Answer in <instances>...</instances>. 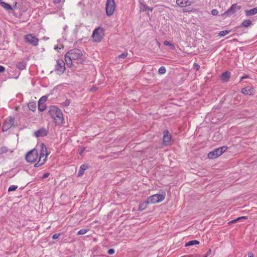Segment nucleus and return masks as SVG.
<instances>
[{
  "label": "nucleus",
  "mask_w": 257,
  "mask_h": 257,
  "mask_svg": "<svg viewBox=\"0 0 257 257\" xmlns=\"http://www.w3.org/2000/svg\"><path fill=\"white\" fill-rule=\"evenodd\" d=\"M49 114L54 119L55 123L61 125L64 122L63 113L60 108L56 106H51L49 110Z\"/></svg>",
  "instance_id": "1"
},
{
  "label": "nucleus",
  "mask_w": 257,
  "mask_h": 257,
  "mask_svg": "<svg viewBox=\"0 0 257 257\" xmlns=\"http://www.w3.org/2000/svg\"><path fill=\"white\" fill-rule=\"evenodd\" d=\"M41 148L42 150L40 153L38 162L34 165L35 167H38L43 165L47 160V157L48 155L47 148L44 144H42Z\"/></svg>",
  "instance_id": "2"
},
{
  "label": "nucleus",
  "mask_w": 257,
  "mask_h": 257,
  "mask_svg": "<svg viewBox=\"0 0 257 257\" xmlns=\"http://www.w3.org/2000/svg\"><path fill=\"white\" fill-rule=\"evenodd\" d=\"M104 33V29L100 27L95 29L92 35L93 41L95 42H100L103 38Z\"/></svg>",
  "instance_id": "3"
},
{
  "label": "nucleus",
  "mask_w": 257,
  "mask_h": 257,
  "mask_svg": "<svg viewBox=\"0 0 257 257\" xmlns=\"http://www.w3.org/2000/svg\"><path fill=\"white\" fill-rule=\"evenodd\" d=\"M105 6L106 15L108 17L112 16L116 9L114 0H107Z\"/></svg>",
  "instance_id": "4"
},
{
  "label": "nucleus",
  "mask_w": 257,
  "mask_h": 257,
  "mask_svg": "<svg viewBox=\"0 0 257 257\" xmlns=\"http://www.w3.org/2000/svg\"><path fill=\"white\" fill-rule=\"evenodd\" d=\"M165 193L162 194H156L150 196L148 198L150 204H155L162 201L165 198Z\"/></svg>",
  "instance_id": "5"
},
{
  "label": "nucleus",
  "mask_w": 257,
  "mask_h": 257,
  "mask_svg": "<svg viewBox=\"0 0 257 257\" xmlns=\"http://www.w3.org/2000/svg\"><path fill=\"white\" fill-rule=\"evenodd\" d=\"M38 154L37 150L32 149L26 155V159L28 162L33 163L38 158Z\"/></svg>",
  "instance_id": "6"
},
{
  "label": "nucleus",
  "mask_w": 257,
  "mask_h": 257,
  "mask_svg": "<svg viewBox=\"0 0 257 257\" xmlns=\"http://www.w3.org/2000/svg\"><path fill=\"white\" fill-rule=\"evenodd\" d=\"M241 9V6H237L236 4H233L231 7L226 11L221 16H225L226 17H230L233 14H234L237 11Z\"/></svg>",
  "instance_id": "7"
},
{
  "label": "nucleus",
  "mask_w": 257,
  "mask_h": 257,
  "mask_svg": "<svg viewBox=\"0 0 257 257\" xmlns=\"http://www.w3.org/2000/svg\"><path fill=\"white\" fill-rule=\"evenodd\" d=\"M24 39L26 42L29 43L34 46L38 45L39 39L32 34H28L25 35Z\"/></svg>",
  "instance_id": "8"
},
{
  "label": "nucleus",
  "mask_w": 257,
  "mask_h": 257,
  "mask_svg": "<svg viewBox=\"0 0 257 257\" xmlns=\"http://www.w3.org/2000/svg\"><path fill=\"white\" fill-rule=\"evenodd\" d=\"M68 55L71 56L73 60H77L82 56L83 54L80 49H73L68 51Z\"/></svg>",
  "instance_id": "9"
},
{
  "label": "nucleus",
  "mask_w": 257,
  "mask_h": 257,
  "mask_svg": "<svg viewBox=\"0 0 257 257\" xmlns=\"http://www.w3.org/2000/svg\"><path fill=\"white\" fill-rule=\"evenodd\" d=\"M65 70V63L62 60H58L55 67V71L58 74H62Z\"/></svg>",
  "instance_id": "10"
},
{
  "label": "nucleus",
  "mask_w": 257,
  "mask_h": 257,
  "mask_svg": "<svg viewBox=\"0 0 257 257\" xmlns=\"http://www.w3.org/2000/svg\"><path fill=\"white\" fill-rule=\"evenodd\" d=\"M14 122V118L13 117H10L7 118L4 122L2 130L3 132L7 131L9 128L12 127Z\"/></svg>",
  "instance_id": "11"
},
{
  "label": "nucleus",
  "mask_w": 257,
  "mask_h": 257,
  "mask_svg": "<svg viewBox=\"0 0 257 257\" xmlns=\"http://www.w3.org/2000/svg\"><path fill=\"white\" fill-rule=\"evenodd\" d=\"M171 139V135L168 130H165L163 132V143L164 145H169Z\"/></svg>",
  "instance_id": "12"
},
{
  "label": "nucleus",
  "mask_w": 257,
  "mask_h": 257,
  "mask_svg": "<svg viewBox=\"0 0 257 257\" xmlns=\"http://www.w3.org/2000/svg\"><path fill=\"white\" fill-rule=\"evenodd\" d=\"M221 155V153L219 151V149H216L214 151L209 152L208 154V157L209 159H215Z\"/></svg>",
  "instance_id": "13"
},
{
  "label": "nucleus",
  "mask_w": 257,
  "mask_h": 257,
  "mask_svg": "<svg viewBox=\"0 0 257 257\" xmlns=\"http://www.w3.org/2000/svg\"><path fill=\"white\" fill-rule=\"evenodd\" d=\"M193 3L192 1L189 0H177L176 4L181 7H185L190 6Z\"/></svg>",
  "instance_id": "14"
},
{
  "label": "nucleus",
  "mask_w": 257,
  "mask_h": 257,
  "mask_svg": "<svg viewBox=\"0 0 257 257\" xmlns=\"http://www.w3.org/2000/svg\"><path fill=\"white\" fill-rule=\"evenodd\" d=\"M48 132L45 128H41L35 133V135L37 138L46 136Z\"/></svg>",
  "instance_id": "15"
},
{
  "label": "nucleus",
  "mask_w": 257,
  "mask_h": 257,
  "mask_svg": "<svg viewBox=\"0 0 257 257\" xmlns=\"http://www.w3.org/2000/svg\"><path fill=\"white\" fill-rule=\"evenodd\" d=\"M254 92V89L252 87H244L241 90V93L245 95H253Z\"/></svg>",
  "instance_id": "16"
},
{
  "label": "nucleus",
  "mask_w": 257,
  "mask_h": 257,
  "mask_svg": "<svg viewBox=\"0 0 257 257\" xmlns=\"http://www.w3.org/2000/svg\"><path fill=\"white\" fill-rule=\"evenodd\" d=\"M150 203V202H149V199L148 198H147V200H146L145 201L140 203L139 207V210H144L147 208L148 204Z\"/></svg>",
  "instance_id": "17"
},
{
  "label": "nucleus",
  "mask_w": 257,
  "mask_h": 257,
  "mask_svg": "<svg viewBox=\"0 0 257 257\" xmlns=\"http://www.w3.org/2000/svg\"><path fill=\"white\" fill-rule=\"evenodd\" d=\"M230 77V73L228 71H226L221 74V79L222 81L228 82Z\"/></svg>",
  "instance_id": "18"
},
{
  "label": "nucleus",
  "mask_w": 257,
  "mask_h": 257,
  "mask_svg": "<svg viewBox=\"0 0 257 257\" xmlns=\"http://www.w3.org/2000/svg\"><path fill=\"white\" fill-rule=\"evenodd\" d=\"M245 14L246 16H250L257 14V7L250 10H245Z\"/></svg>",
  "instance_id": "19"
},
{
  "label": "nucleus",
  "mask_w": 257,
  "mask_h": 257,
  "mask_svg": "<svg viewBox=\"0 0 257 257\" xmlns=\"http://www.w3.org/2000/svg\"><path fill=\"white\" fill-rule=\"evenodd\" d=\"M38 109L40 111H44L46 108V106L45 103L43 102V99H40V100L38 101Z\"/></svg>",
  "instance_id": "20"
},
{
  "label": "nucleus",
  "mask_w": 257,
  "mask_h": 257,
  "mask_svg": "<svg viewBox=\"0 0 257 257\" xmlns=\"http://www.w3.org/2000/svg\"><path fill=\"white\" fill-rule=\"evenodd\" d=\"M140 10L142 11H148L152 12L153 11L152 8H150L149 7L147 6V5L143 3H140Z\"/></svg>",
  "instance_id": "21"
},
{
  "label": "nucleus",
  "mask_w": 257,
  "mask_h": 257,
  "mask_svg": "<svg viewBox=\"0 0 257 257\" xmlns=\"http://www.w3.org/2000/svg\"><path fill=\"white\" fill-rule=\"evenodd\" d=\"M88 168V166L85 164H83L80 166L79 169L78 176H81L83 174L85 170H86Z\"/></svg>",
  "instance_id": "22"
},
{
  "label": "nucleus",
  "mask_w": 257,
  "mask_h": 257,
  "mask_svg": "<svg viewBox=\"0 0 257 257\" xmlns=\"http://www.w3.org/2000/svg\"><path fill=\"white\" fill-rule=\"evenodd\" d=\"M73 59L71 58V56L68 55V52L65 55V60L67 65H71Z\"/></svg>",
  "instance_id": "23"
},
{
  "label": "nucleus",
  "mask_w": 257,
  "mask_h": 257,
  "mask_svg": "<svg viewBox=\"0 0 257 257\" xmlns=\"http://www.w3.org/2000/svg\"><path fill=\"white\" fill-rule=\"evenodd\" d=\"M0 4L2 7L7 10H12L11 6L9 4L2 2V0H0Z\"/></svg>",
  "instance_id": "24"
},
{
  "label": "nucleus",
  "mask_w": 257,
  "mask_h": 257,
  "mask_svg": "<svg viewBox=\"0 0 257 257\" xmlns=\"http://www.w3.org/2000/svg\"><path fill=\"white\" fill-rule=\"evenodd\" d=\"M252 24V22L250 20H244L242 22L241 25L242 27L247 28L250 25H251Z\"/></svg>",
  "instance_id": "25"
},
{
  "label": "nucleus",
  "mask_w": 257,
  "mask_h": 257,
  "mask_svg": "<svg viewBox=\"0 0 257 257\" xmlns=\"http://www.w3.org/2000/svg\"><path fill=\"white\" fill-rule=\"evenodd\" d=\"M26 66V64L25 62H19L17 64V67L18 69L20 70H24L25 69Z\"/></svg>",
  "instance_id": "26"
},
{
  "label": "nucleus",
  "mask_w": 257,
  "mask_h": 257,
  "mask_svg": "<svg viewBox=\"0 0 257 257\" xmlns=\"http://www.w3.org/2000/svg\"><path fill=\"white\" fill-rule=\"evenodd\" d=\"M28 107L30 110L34 112L36 110V104L34 102H29L28 104Z\"/></svg>",
  "instance_id": "27"
},
{
  "label": "nucleus",
  "mask_w": 257,
  "mask_h": 257,
  "mask_svg": "<svg viewBox=\"0 0 257 257\" xmlns=\"http://www.w3.org/2000/svg\"><path fill=\"white\" fill-rule=\"evenodd\" d=\"M199 243V242L198 240H194L190 241L187 243H185V246H191V245H194L196 244H198Z\"/></svg>",
  "instance_id": "28"
},
{
  "label": "nucleus",
  "mask_w": 257,
  "mask_h": 257,
  "mask_svg": "<svg viewBox=\"0 0 257 257\" xmlns=\"http://www.w3.org/2000/svg\"><path fill=\"white\" fill-rule=\"evenodd\" d=\"M89 230V229L88 228L81 229L78 231V232H77V234L78 235L84 234L86 233Z\"/></svg>",
  "instance_id": "29"
},
{
  "label": "nucleus",
  "mask_w": 257,
  "mask_h": 257,
  "mask_svg": "<svg viewBox=\"0 0 257 257\" xmlns=\"http://www.w3.org/2000/svg\"><path fill=\"white\" fill-rule=\"evenodd\" d=\"M247 219V217L246 216H242V217H238L237 219H234L233 220H231V221H229L228 222V224H231L232 223L236 222L237 221H238V220H239L240 219Z\"/></svg>",
  "instance_id": "30"
},
{
  "label": "nucleus",
  "mask_w": 257,
  "mask_h": 257,
  "mask_svg": "<svg viewBox=\"0 0 257 257\" xmlns=\"http://www.w3.org/2000/svg\"><path fill=\"white\" fill-rule=\"evenodd\" d=\"M164 44L166 46H169L171 47V49L174 50L175 49V46L174 45L172 44L170 42H169L168 41H165L164 42Z\"/></svg>",
  "instance_id": "31"
},
{
  "label": "nucleus",
  "mask_w": 257,
  "mask_h": 257,
  "mask_svg": "<svg viewBox=\"0 0 257 257\" xmlns=\"http://www.w3.org/2000/svg\"><path fill=\"white\" fill-rule=\"evenodd\" d=\"M8 149L6 147H2L0 148V154L6 153L8 152Z\"/></svg>",
  "instance_id": "32"
},
{
  "label": "nucleus",
  "mask_w": 257,
  "mask_h": 257,
  "mask_svg": "<svg viewBox=\"0 0 257 257\" xmlns=\"http://www.w3.org/2000/svg\"><path fill=\"white\" fill-rule=\"evenodd\" d=\"M229 33V31L227 30H223L222 31H220L219 33V36L220 37H223Z\"/></svg>",
  "instance_id": "33"
},
{
  "label": "nucleus",
  "mask_w": 257,
  "mask_h": 257,
  "mask_svg": "<svg viewBox=\"0 0 257 257\" xmlns=\"http://www.w3.org/2000/svg\"><path fill=\"white\" fill-rule=\"evenodd\" d=\"M158 72L160 74H164L166 72V69L164 67H161L158 70Z\"/></svg>",
  "instance_id": "34"
},
{
  "label": "nucleus",
  "mask_w": 257,
  "mask_h": 257,
  "mask_svg": "<svg viewBox=\"0 0 257 257\" xmlns=\"http://www.w3.org/2000/svg\"><path fill=\"white\" fill-rule=\"evenodd\" d=\"M17 188H18L17 186L12 185V186H10V187L9 188L8 191L11 192V191H15Z\"/></svg>",
  "instance_id": "35"
},
{
  "label": "nucleus",
  "mask_w": 257,
  "mask_h": 257,
  "mask_svg": "<svg viewBox=\"0 0 257 257\" xmlns=\"http://www.w3.org/2000/svg\"><path fill=\"white\" fill-rule=\"evenodd\" d=\"M218 149H219V151L222 155L223 153V152H224L227 150V147L226 146H223Z\"/></svg>",
  "instance_id": "36"
},
{
  "label": "nucleus",
  "mask_w": 257,
  "mask_h": 257,
  "mask_svg": "<svg viewBox=\"0 0 257 257\" xmlns=\"http://www.w3.org/2000/svg\"><path fill=\"white\" fill-rule=\"evenodd\" d=\"M128 55V53L127 52H124L123 53L120 54V55H119L118 57V58H125Z\"/></svg>",
  "instance_id": "37"
},
{
  "label": "nucleus",
  "mask_w": 257,
  "mask_h": 257,
  "mask_svg": "<svg viewBox=\"0 0 257 257\" xmlns=\"http://www.w3.org/2000/svg\"><path fill=\"white\" fill-rule=\"evenodd\" d=\"M200 66L196 63H194L193 64V68L195 69L196 71H198L199 70Z\"/></svg>",
  "instance_id": "38"
},
{
  "label": "nucleus",
  "mask_w": 257,
  "mask_h": 257,
  "mask_svg": "<svg viewBox=\"0 0 257 257\" xmlns=\"http://www.w3.org/2000/svg\"><path fill=\"white\" fill-rule=\"evenodd\" d=\"M61 104L63 106H68L70 104V101L68 99H66L65 101L63 102Z\"/></svg>",
  "instance_id": "39"
},
{
  "label": "nucleus",
  "mask_w": 257,
  "mask_h": 257,
  "mask_svg": "<svg viewBox=\"0 0 257 257\" xmlns=\"http://www.w3.org/2000/svg\"><path fill=\"white\" fill-rule=\"evenodd\" d=\"M60 236V233H55V234L53 235L52 238L53 239H58L59 237Z\"/></svg>",
  "instance_id": "40"
},
{
  "label": "nucleus",
  "mask_w": 257,
  "mask_h": 257,
  "mask_svg": "<svg viewBox=\"0 0 257 257\" xmlns=\"http://www.w3.org/2000/svg\"><path fill=\"white\" fill-rule=\"evenodd\" d=\"M211 14L213 16H216L217 15L218 12V11L216 9H213L211 12Z\"/></svg>",
  "instance_id": "41"
},
{
  "label": "nucleus",
  "mask_w": 257,
  "mask_h": 257,
  "mask_svg": "<svg viewBox=\"0 0 257 257\" xmlns=\"http://www.w3.org/2000/svg\"><path fill=\"white\" fill-rule=\"evenodd\" d=\"M114 253V250L113 249H109L108 250V253L109 254H112Z\"/></svg>",
  "instance_id": "42"
},
{
  "label": "nucleus",
  "mask_w": 257,
  "mask_h": 257,
  "mask_svg": "<svg viewBox=\"0 0 257 257\" xmlns=\"http://www.w3.org/2000/svg\"><path fill=\"white\" fill-rule=\"evenodd\" d=\"M49 175H50V173H45L43 176L42 178L45 179V178L48 177Z\"/></svg>",
  "instance_id": "43"
},
{
  "label": "nucleus",
  "mask_w": 257,
  "mask_h": 257,
  "mask_svg": "<svg viewBox=\"0 0 257 257\" xmlns=\"http://www.w3.org/2000/svg\"><path fill=\"white\" fill-rule=\"evenodd\" d=\"M248 77V76L247 75H243V76H242L241 78H240V81H241L242 80H243L244 79H246V78H247Z\"/></svg>",
  "instance_id": "44"
},
{
  "label": "nucleus",
  "mask_w": 257,
  "mask_h": 257,
  "mask_svg": "<svg viewBox=\"0 0 257 257\" xmlns=\"http://www.w3.org/2000/svg\"><path fill=\"white\" fill-rule=\"evenodd\" d=\"M5 70V68L4 66L0 65V73L4 72Z\"/></svg>",
  "instance_id": "45"
},
{
  "label": "nucleus",
  "mask_w": 257,
  "mask_h": 257,
  "mask_svg": "<svg viewBox=\"0 0 257 257\" xmlns=\"http://www.w3.org/2000/svg\"><path fill=\"white\" fill-rule=\"evenodd\" d=\"M40 99H43V102H44V103H45V102L47 100V97L45 96H44L42 97Z\"/></svg>",
  "instance_id": "46"
},
{
  "label": "nucleus",
  "mask_w": 257,
  "mask_h": 257,
  "mask_svg": "<svg viewBox=\"0 0 257 257\" xmlns=\"http://www.w3.org/2000/svg\"><path fill=\"white\" fill-rule=\"evenodd\" d=\"M211 252V249H209L206 252V254L207 255H209L210 254Z\"/></svg>",
  "instance_id": "47"
},
{
  "label": "nucleus",
  "mask_w": 257,
  "mask_h": 257,
  "mask_svg": "<svg viewBox=\"0 0 257 257\" xmlns=\"http://www.w3.org/2000/svg\"><path fill=\"white\" fill-rule=\"evenodd\" d=\"M61 0H53V3L54 4H59L60 3Z\"/></svg>",
  "instance_id": "48"
},
{
  "label": "nucleus",
  "mask_w": 257,
  "mask_h": 257,
  "mask_svg": "<svg viewBox=\"0 0 257 257\" xmlns=\"http://www.w3.org/2000/svg\"><path fill=\"white\" fill-rule=\"evenodd\" d=\"M248 257H254L253 253L249 252L248 253Z\"/></svg>",
  "instance_id": "49"
},
{
  "label": "nucleus",
  "mask_w": 257,
  "mask_h": 257,
  "mask_svg": "<svg viewBox=\"0 0 257 257\" xmlns=\"http://www.w3.org/2000/svg\"><path fill=\"white\" fill-rule=\"evenodd\" d=\"M84 150H85V148H83L81 150V151L80 152L79 154H80V155H81V154H82V153L84 151Z\"/></svg>",
  "instance_id": "50"
},
{
  "label": "nucleus",
  "mask_w": 257,
  "mask_h": 257,
  "mask_svg": "<svg viewBox=\"0 0 257 257\" xmlns=\"http://www.w3.org/2000/svg\"><path fill=\"white\" fill-rule=\"evenodd\" d=\"M90 90H91V91L96 90V88H95V87H92V88L90 89Z\"/></svg>",
  "instance_id": "51"
},
{
  "label": "nucleus",
  "mask_w": 257,
  "mask_h": 257,
  "mask_svg": "<svg viewBox=\"0 0 257 257\" xmlns=\"http://www.w3.org/2000/svg\"><path fill=\"white\" fill-rule=\"evenodd\" d=\"M54 49H58V47H57V46L55 47Z\"/></svg>",
  "instance_id": "52"
},
{
  "label": "nucleus",
  "mask_w": 257,
  "mask_h": 257,
  "mask_svg": "<svg viewBox=\"0 0 257 257\" xmlns=\"http://www.w3.org/2000/svg\"><path fill=\"white\" fill-rule=\"evenodd\" d=\"M208 255H207L206 254H205V255H204V257H207Z\"/></svg>",
  "instance_id": "53"
},
{
  "label": "nucleus",
  "mask_w": 257,
  "mask_h": 257,
  "mask_svg": "<svg viewBox=\"0 0 257 257\" xmlns=\"http://www.w3.org/2000/svg\"><path fill=\"white\" fill-rule=\"evenodd\" d=\"M208 255H207L206 254H205V255H204V257H207Z\"/></svg>",
  "instance_id": "54"
}]
</instances>
